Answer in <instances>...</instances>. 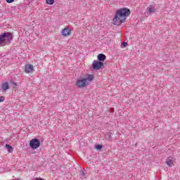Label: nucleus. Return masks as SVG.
<instances>
[{
  "label": "nucleus",
  "instance_id": "1",
  "mask_svg": "<svg viewBox=\"0 0 180 180\" xmlns=\"http://www.w3.org/2000/svg\"><path fill=\"white\" fill-rule=\"evenodd\" d=\"M130 15V9L127 8H120L117 11L116 14L113 18V25L120 26L122 23L124 22L126 18Z\"/></svg>",
  "mask_w": 180,
  "mask_h": 180
},
{
  "label": "nucleus",
  "instance_id": "2",
  "mask_svg": "<svg viewBox=\"0 0 180 180\" xmlns=\"http://www.w3.org/2000/svg\"><path fill=\"white\" fill-rule=\"evenodd\" d=\"M13 40V34L11 32H4L0 34V47H4L5 44H11Z\"/></svg>",
  "mask_w": 180,
  "mask_h": 180
},
{
  "label": "nucleus",
  "instance_id": "3",
  "mask_svg": "<svg viewBox=\"0 0 180 180\" xmlns=\"http://www.w3.org/2000/svg\"><path fill=\"white\" fill-rule=\"evenodd\" d=\"M92 68L96 70H103V68H105V64L103 62L94 60L92 63Z\"/></svg>",
  "mask_w": 180,
  "mask_h": 180
},
{
  "label": "nucleus",
  "instance_id": "4",
  "mask_svg": "<svg viewBox=\"0 0 180 180\" xmlns=\"http://www.w3.org/2000/svg\"><path fill=\"white\" fill-rule=\"evenodd\" d=\"M30 147L32 148V150H37V148H39L40 147V140L39 139H32L30 141Z\"/></svg>",
  "mask_w": 180,
  "mask_h": 180
},
{
  "label": "nucleus",
  "instance_id": "5",
  "mask_svg": "<svg viewBox=\"0 0 180 180\" xmlns=\"http://www.w3.org/2000/svg\"><path fill=\"white\" fill-rule=\"evenodd\" d=\"M89 83L86 82V79H78L76 82V86L78 88H85V86H88Z\"/></svg>",
  "mask_w": 180,
  "mask_h": 180
},
{
  "label": "nucleus",
  "instance_id": "6",
  "mask_svg": "<svg viewBox=\"0 0 180 180\" xmlns=\"http://www.w3.org/2000/svg\"><path fill=\"white\" fill-rule=\"evenodd\" d=\"M62 36L67 37L71 36V30L68 27H65L62 30Z\"/></svg>",
  "mask_w": 180,
  "mask_h": 180
},
{
  "label": "nucleus",
  "instance_id": "7",
  "mask_svg": "<svg viewBox=\"0 0 180 180\" xmlns=\"http://www.w3.org/2000/svg\"><path fill=\"white\" fill-rule=\"evenodd\" d=\"M97 61H100V63H103L106 60V56L103 53H100L97 56Z\"/></svg>",
  "mask_w": 180,
  "mask_h": 180
},
{
  "label": "nucleus",
  "instance_id": "8",
  "mask_svg": "<svg viewBox=\"0 0 180 180\" xmlns=\"http://www.w3.org/2000/svg\"><path fill=\"white\" fill-rule=\"evenodd\" d=\"M25 71L27 74H29V72H32L33 71V66L32 65H25Z\"/></svg>",
  "mask_w": 180,
  "mask_h": 180
},
{
  "label": "nucleus",
  "instance_id": "9",
  "mask_svg": "<svg viewBox=\"0 0 180 180\" xmlns=\"http://www.w3.org/2000/svg\"><path fill=\"white\" fill-rule=\"evenodd\" d=\"M166 164L168 167H172V165H174V160H172V158H167L166 160Z\"/></svg>",
  "mask_w": 180,
  "mask_h": 180
},
{
  "label": "nucleus",
  "instance_id": "10",
  "mask_svg": "<svg viewBox=\"0 0 180 180\" xmlns=\"http://www.w3.org/2000/svg\"><path fill=\"white\" fill-rule=\"evenodd\" d=\"M94 75H88L86 77L84 78L86 79V82H91L94 81Z\"/></svg>",
  "mask_w": 180,
  "mask_h": 180
},
{
  "label": "nucleus",
  "instance_id": "11",
  "mask_svg": "<svg viewBox=\"0 0 180 180\" xmlns=\"http://www.w3.org/2000/svg\"><path fill=\"white\" fill-rule=\"evenodd\" d=\"M1 88L3 91L6 92V91H8V89H9V83L5 82L4 84H2Z\"/></svg>",
  "mask_w": 180,
  "mask_h": 180
},
{
  "label": "nucleus",
  "instance_id": "12",
  "mask_svg": "<svg viewBox=\"0 0 180 180\" xmlns=\"http://www.w3.org/2000/svg\"><path fill=\"white\" fill-rule=\"evenodd\" d=\"M6 148L7 149L8 153H13V148L12 146L9 144H6Z\"/></svg>",
  "mask_w": 180,
  "mask_h": 180
},
{
  "label": "nucleus",
  "instance_id": "13",
  "mask_svg": "<svg viewBox=\"0 0 180 180\" xmlns=\"http://www.w3.org/2000/svg\"><path fill=\"white\" fill-rule=\"evenodd\" d=\"M95 148H96V150H97V151H101V149L103 148V146H102L101 144H97L95 146Z\"/></svg>",
  "mask_w": 180,
  "mask_h": 180
},
{
  "label": "nucleus",
  "instance_id": "14",
  "mask_svg": "<svg viewBox=\"0 0 180 180\" xmlns=\"http://www.w3.org/2000/svg\"><path fill=\"white\" fill-rule=\"evenodd\" d=\"M148 12H149V13H153V12H155V8L154 6H151L149 8Z\"/></svg>",
  "mask_w": 180,
  "mask_h": 180
},
{
  "label": "nucleus",
  "instance_id": "15",
  "mask_svg": "<svg viewBox=\"0 0 180 180\" xmlns=\"http://www.w3.org/2000/svg\"><path fill=\"white\" fill-rule=\"evenodd\" d=\"M85 171H86L85 169H82L80 170V175L82 178H85Z\"/></svg>",
  "mask_w": 180,
  "mask_h": 180
},
{
  "label": "nucleus",
  "instance_id": "16",
  "mask_svg": "<svg viewBox=\"0 0 180 180\" xmlns=\"http://www.w3.org/2000/svg\"><path fill=\"white\" fill-rule=\"evenodd\" d=\"M47 5H53L54 4V0H46Z\"/></svg>",
  "mask_w": 180,
  "mask_h": 180
},
{
  "label": "nucleus",
  "instance_id": "17",
  "mask_svg": "<svg viewBox=\"0 0 180 180\" xmlns=\"http://www.w3.org/2000/svg\"><path fill=\"white\" fill-rule=\"evenodd\" d=\"M10 84H12V85H13V88H16V86H18V83L13 82V80H10Z\"/></svg>",
  "mask_w": 180,
  "mask_h": 180
},
{
  "label": "nucleus",
  "instance_id": "18",
  "mask_svg": "<svg viewBox=\"0 0 180 180\" xmlns=\"http://www.w3.org/2000/svg\"><path fill=\"white\" fill-rule=\"evenodd\" d=\"M127 42H123L122 44H121V48L122 49H124V47H127Z\"/></svg>",
  "mask_w": 180,
  "mask_h": 180
},
{
  "label": "nucleus",
  "instance_id": "19",
  "mask_svg": "<svg viewBox=\"0 0 180 180\" xmlns=\"http://www.w3.org/2000/svg\"><path fill=\"white\" fill-rule=\"evenodd\" d=\"M6 2H7V4H12V2H15V0H6Z\"/></svg>",
  "mask_w": 180,
  "mask_h": 180
},
{
  "label": "nucleus",
  "instance_id": "20",
  "mask_svg": "<svg viewBox=\"0 0 180 180\" xmlns=\"http://www.w3.org/2000/svg\"><path fill=\"white\" fill-rule=\"evenodd\" d=\"M5 101V97L4 96H0V102H4Z\"/></svg>",
  "mask_w": 180,
  "mask_h": 180
},
{
  "label": "nucleus",
  "instance_id": "21",
  "mask_svg": "<svg viewBox=\"0 0 180 180\" xmlns=\"http://www.w3.org/2000/svg\"><path fill=\"white\" fill-rule=\"evenodd\" d=\"M108 139H110V137H112V133L109 132L108 134Z\"/></svg>",
  "mask_w": 180,
  "mask_h": 180
}]
</instances>
